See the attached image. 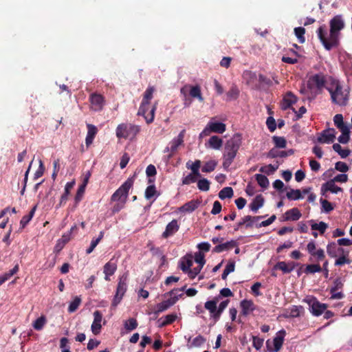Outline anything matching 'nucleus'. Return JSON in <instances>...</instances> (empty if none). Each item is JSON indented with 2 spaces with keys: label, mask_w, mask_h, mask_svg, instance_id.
Masks as SVG:
<instances>
[{
  "label": "nucleus",
  "mask_w": 352,
  "mask_h": 352,
  "mask_svg": "<svg viewBox=\"0 0 352 352\" xmlns=\"http://www.w3.org/2000/svg\"><path fill=\"white\" fill-rule=\"evenodd\" d=\"M192 265V260L190 256H185L179 261V267L183 272L187 273Z\"/></svg>",
  "instance_id": "obj_31"
},
{
  "label": "nucleus",
  "mask_w": 352,
  "mask_h": 352,
  "mask_svg": "<svg viewBox=\"0 0 352 352\" xmlns=\"http://www.w3.org/2000/svg\"><path fill=\"white\" fill-rule=\"evenodd\" d=\"M296 102V97L290 91L287 92L283 98L282 109L285 110Z\"/></svg>",
  "instance_id": "obj_29"
},
{
  "label": "nucleus",
  "mask_w": 352,
  "mask_h": 352,
  "mask_svg": "<svg viewBox=\"0 0 352 352\" xmlns=\"http://www.w3.org/2000/svg\"><path fill=\"white\" fill-rule=\"evenodd\" d=\"M320 203L322 206V211L329 213L333 210V207L329 201L326 199H320Z\"/></svg>",
  "instance_id": "obj_60"
},
{
  "label": "nucleus",
  "mask_w": 352,
  "mask_h": 352,
  "mask_svg": "<svg viewBox=\"0 0 352 352\" xmlns=\"http://www.w3.org/2000/svg\"><path fill=\"white\" fill-rule=\"evenodd\" d=\"M297 265L294 262L279 261L274 265V269L281 270L284 274H289L294 270Z\"/></svg>",
  "instance_id": "obj_20"
},
{
  "label": "nucleus",
  "mask_w": 352,
  "mask_h": 352,
  "mask_svg": "<svg viewBox=\"0 0 352 352\" xmlns=\"http://www.w3.org/2000/svg\"><path fill=\"white\" fill-rule=\"evenodd\" d=\"M336 138V131L334 129H328L322 131L317 138L319 143L329 144L334 141Z\"/></svg>",
  "instance_id": "obj_16"
},
{
  "label": "nucleus",
  "mask_w": 352,
  "mask_h": 352,
  "mask_svg": "<svg viewBox=\"0 0 352 352\" xmlns=\"http://www.w3.org/2000/svg\"><path fill=\"white\" fill-rule=\"evenodd\" d=\"M286 332L284 329L279 331L276 336L274 338L273 344L274 348H272L270 345V340H267L266 342V347L268 352H274L278 351L281 348L284 342V338L285 336Z\"/></svg>",
  "instance_id": "obj_12"
},
{
  "label": "nucleus",
  "mask_w": 352,
  "mask_h": 352,
  "mask_svg": "<svg viewBox=\"0 0 352 352\" xmlns=\"http://www.w3.org/2000/svg\"><path fill=\"white\" fill-rule=\"evenodd\" d=\"M239 95V90L236 85H232L230 90L227 92V97L228 100H236Z\"/></svg>",
  "instance_id": "obj_45"
},
{
  "label": "nucleus",
  "mask_w": 352,
  "mask_h": 352,
  "mask_svg": "<svg viewBox=\"0 0 352 352\" xmlns=\"http://www.w3.org/2000/svg\"><path fill=\"white\" fill-rule=\"evenodd\" d=\"M140 128L138 125L122 123L118 124L116 128V133L118 138L127 139L134 138L140 132Z\"/></svg>",
  "instance_id": "obj_5"
},
{
  "label": "nucleus",
  "mask_w": 352,
  "mask_h": 352,
  "mask_svg": "<svg viewBox=\"0 0 352 352\" xmlns=\"http://www.w3.org/2000/svg\"><path fill=\"white\" fill-rule=\"evenodd\" d=\"M220 296H216L212 300H208L205 302L204 307L210 314V317L214 319L217 311V303L219 301Z\"/></svg>",
  "instance_id": "obj_27"
},
{
  "label": "nucleus",
  "mask_w": 352,
  "mask_h": 352,
  "mask_svg": "<svg viewBox=\"0 0 352 352\" xmlns=\"http://www.w3.org/2000/svg\"><path fill=\"white\" fill-rule=\"evenodd\" d=\"M229 303V300H226L222 301L218 307H217V311L215 313V315H214V322H217L223 311L225 310V309L227 307Z\"/></svg>",
  "instance_id": "obj_35"
},
{
  "label": "nucleus",
  "mask_w": 352,
  "mask_h": 352,
  "mask_svg": "<svg viewBox=\"0 0 352 352\" xmlns=\"http://www.w3.org/2000/svg\"><path fill=\"white\" fill-rule=\"evenodd\" d=\"M278 168V165L274 166L272 164H269L267 166H264L260 168L259 171L261 173H266L267 175H270L274 173Z\"/></svg>",
  "instance_id": "obj_53"
},
{
  "label": "nucleus",
  "mask_w": 352,
  "mask_h": 352,
  "mask_svg": "<svg viewBox=\"0 0 352 352\" xmlns=\"http://www.w3.org/2000/svg\"><path fill=\"white\" fill-rule=\"evenodd\" d=\"M116 270L117 261L112 258L104 265L103 272L105 274L104 279L107 281L110 280L109 276L113 275Z\"/></svg>",
  "instance_id": "obj_17"
},
{
  "label": "nucleus",
  "mask_w": 352,
  "mask_h": 352,
  "mask_svg": "<svg viewBox=\"0 0 352 352\" xmlns=\"http://www.w3.org/2000/svg\"><path fill=\"white\" fill-rule=\"evenodd\" d=\"M307 250L310 254L309 261L310 262H319L325 258L324 252L322 249L316 250V245L314 241H311L307 245Z\"/></svg>",
  "instance_id": "obj_10"
},
{
  "label": "nucleus",
  "mask_w": 352,
  "mask_h": 352,
  "mask_svg": "<svg viewBox=\"0 0 352 352\" xmlns=\"http://www.w3.org/2000/svg\"><path fill=\"white\" fill-rule=\"evenodd\" d=\"M301 216L300 211L297 208H293L286 211L284 214V221H297Z\"/></svg>",
  "instance_id": "obj_26"
},
{
  "label": "nucleus",
  "mask_w": 352,
  "mask_h": 352,
  "mask_svg": "<svg viewBox=\"0 0 352 352\" xmlns=\"http://www.w3.org/2000/svg\"><path fill=\"white\" fill-rule=\"evenodd\" d=\"M75 184L74 182H67L65 186V192L61 195L60 204L59 205L61 206L63 204H65L67 199H68V195H69L71 189L74 187Z\"/></svg>",
  "instance_id": "obj_32"
},
{
  "label": "nucleus",
  "mask_w": 352,
  "mask_h": 352,
  "mask_svg": "<svg viewBox=\"0 0 352 352\" xmlns=\"http://www.w3.org/2000/svg\"><path fill=\"white\" fill-rule=\"evenodd\" d=\"M264 198L262 195H258L249 205L250 210L256 212L264 204Z\"/></svg>",
  "instance_id": "obj_28"
},
{
  "label": "nucleus",
  "mask_w": 352,
  "mask_h": 352,
  "mask_svg": "<svg viewBox=\"0 0 352 352\" xmlns=\"http://www.w3.org/2000/svg\"><path fill=\"white\" fill-rule=\"evenodd\" d=\"M286 196L287 199L290 200H298L303 198L301 194V191L298 189H291L289 192H287Z\"/></svg>",
  "instance_id": "obj_41"
},
{
  "label": "nucleus",
  "mask_w": 352,
  "mask_h": 352,
  "mask_svg": "<svg viewBox=\"0 0 352 352\" xmlns=\"http://www.w3.org/2000/svg\"><path fill=\"white\" fill-rule=\"evenodd\" d=\"M208 144L209 147L219 150L222 146L223 140L218 136L213 135L209 139Z\"/></svg>",
  "instance_id": "obj_33"
},
{
  "label": "nucleus",
  "mask_w": 352,
  "mask_h": 352,
  "mask_svg": "<svg viewBox=\"0 0 352 352\" xmlns=\"http://www.w3.org/2000/svg\"><path fill=\"white\" fill-rule=\"evenodd\" d=\"M91 109L95 111H101L104 104V98L101 94H92L89 96Z\"/></svg>",
  "instance_id": "obj_15"
},
{
  "label": "nucleus",
  "mask_w": 352,
  "mask_h": 352,
  "mask_svg": "<svg viewBox=\"0 0 352 352\" xmlns=\"http://www.w3.org/2000/svg\"><path fill=\"white\" fill-rule=\"evenodd\" d=\"M322 267L319 264L312 263L309 264L306 266L304 272L307 274H314L316 272H321Z\"/></svg>",
  "instance_id": "obj_38"
},
{
  "label": "nucleus",
  "mask_w": 352,
  "mask_h": 352,
  "mask_svg": "<svg viewBox=\"0 0 352 352\" xmlns=\"http://www.w3.org/2000/svg\"><path fill=\"white\" fill-rule=\"evenodd\" d=\"M87 181H88V177H87L83 184H81L79 187H78V189L77 190V192H76V197H75V200L76 201H79L81 200L82 199V195L84 194L85 192V187L87 186Z\"/></svg>",
  "instance_id": "obj_51"
},
{
  "label": "nucleus",
  "mask_w": 352,
  "mask_h": 352,
  "mask_svg": "<svg viewBox=\"0 0 352 352\" xmlns=\"http://www.w3.org/2000/svg\"><path fill=\"white\" fill-rule=\"evenodd\" d=\"M87 134L85 138V144L86 146L88 147L94 141V139L95 138L98 129L96 126L91 124H87Z\"/></svg>",
  "instance_id": "obj_23"
},
{
  "label": "nucleus",
  "mask_w": 352,
  "mask_h": 352,
  "mask_svg": "<svg viewBox=\"0 0 352 352\" xmlns=\"http://www.w3.org/2000/svg\"><path fill=\"white\" fill-rule=\"evenodd\" d=\"M234 192L231 187H225L219 192V197L221 199L226 198H231L233 196Z\"/></svg>",
  "instance_id": "obj_43"
},
{
  "label": "nucleus",
  "mask_w": 352,
  "mask_h": 352,
  "mask_svg": "<svg viewBox=\"0 0 352 352\" xmlns=\"http://www.w3.org/2000/svg\"><path fill=\"white\" fill-rule=\"evenodd\" d=\"M335 168L340 172L346 173L349 170V166L344 162H338L335 164Z\"/></svg>",
  "instance_id": "obj_63"
},
{
  "label": "nucleus",
  "mask_w": 352,
  "mask_h": 352,
  "mask_svg": "<svg viewBox=\"0 0 352 352\" xmlns=\"http://www.w3.org/2000/svg\"><path fill=\"white\" fill-rule=\"evenodd\" d=\"M337 250L338 247L335 242L329 243L327 246V252L328 255L332 258L338 256Z\"/></svg>",
  "instance_id": "obj_47"
},
{
  "label": "nucleus",
  "mask_w": 352,
  "mask_h": 352,
  "mask_svg": "<svg viewBox=\"0 0 352 352\" xmlns=\"http://www.w3.org/2000/svg\"><path fill=\"white\" fill-rule=\"evenodd\" d=\"M217 164V163L216 161L210 160L205 163L201 168V170L204 173H210L215 169Z\"/></svg>",
  "instance_id": "obj_48"
},
{
  "label": "nucleus",
  "mask_w": 352,
  "mask_h": 352,
  "mask_svg": "<svg viewBox=\"0 0 352 352\" xmlns=\"http://www.w3.org/2000/svg\"><path fill=\"white\" fill-rule=\"evenodd\" d=\"M349 252L346 251V254L341 255L335 261V265L342 266L344 264H350L351 261L349 258Z\"/></svg>",
  "instance_id": "obj_42"
},
{
  "label": "nucleus",
  "mask_w": 352,
  "mask_h": 352,
  "mask_svg": "<svg viewBox=\"0 0 352 352\" xmlns=\"http://www.w3.org/2000/svg\"><path fill=\"white\" fill-rule=\"evenodd\" d=\"M329 25V34L324 25L320 26L317 30L318 36L327 50L338 46L340 31L344 28V23L340 15H336L331 19Z\"/></svg>",
  "instance_id": "obj_1"
},
{
  "label": "nucleus",
  "mask_w": 352,
  "mask_h": 352,
  "mask_svg": "<svg viewBox=\"0 0 352 352\" xmlns=\"http://www.w3.org/2000/svg\"><path fill=\"white\" fill-rule=\"evenodd\" d=\"M266 125L270 132H274L277 127L276 122L272 116H269L267 118Z\"/></svg>",
  "instance_id": "obj_59"
},
{
  "label": "nucleus",
  "mask_w": 352,
  "mask_h": 352,
  "mask_svg": "<svg viewBox=\"0 0 352 352\" xmlns=\"http://www.w3.org/2000/svg\"><path fill=\"white\" fill-rule=\"evenodd\" d=\"M236 246H237V243L234 240H231L230 241H227L226 243L219 244V245H216L212 249V252L220 253V252H222L224 251L230 250Z\"/></svg>",
  "instance_id": "obj_22"
},
{
  "label": "nucleus",
  "mask_w": 352,
  "mask_h": 352,
  "mask_svg": "<svg viewBox=\"0 0 352 352\" xmlns=\"http://www.w3.org/2000/svg\"><path fill=\"white\" fill-rule=\"evenodd\" d=\"M81 302V298L79 296H76L73 301H72L68 307V311L73 313L76 311Z\"/></svg>",
  "instance_id": "obj_50"
},
{
  "label": "nucleus",
  "mask_w": 352,
  "mask_h": 352,
  "mask_svg": "<svg viewBox=\"0 0 352 352\" xmlns=\"http://www.w3.org/2000/svg\"><path fill=\"white\" fill-rule=\"evenodd\" d=\"M195 261L197 263L199 264V266L203 267L206 263L204 254L201 252L196 253L195 256Z\"/></svg>",
  "instance_id": "obj_62"
},
{
  "label": "nucleus",
  "mask_w": 352,
  "mask_h": 352,
  "mask_svg": "<svg viewBox=\"0 0 352 352\" xmlns=\"http://www.w3.org/2000/svg\"><path fill=\"white\" fill-rule=\"evenodd\" d=\"M45 323H46L45 317L44 316H41V317H39L34 321V322L33 324V327L34 328V329H36L37 331H40L43 328Z\"/></svg>",
  "instance_id": "obj_54"
},
{
  "label": "nucleus",
  "mask_w": 352,
  "mask_h": 352,
  "mask_svg": "<svg viewBox=\"0 0 352 352\" xmlns=\"http://www.w3.org/2000/svg\"><path fill=\"white\" fill-rule=\"evenodd\" d=\"M185 135V130H182L177 138H174L170 142V153H169L167 156L168 160L171 159L174 155L176 153V152L178 150V148L179 146L182 145L184 143V138Z\"/></svg>",
  "instance_id": "obj_13"
},
{
  "label": "nucleus",
  "mask_w": 352,
  "mask_h": 352,
  "mask_svg": "<svg viewBox=\"0 0 352 352\" xmlns=\"http://www.w3.org/2000/svg\"><path fill=\"white\" fill-rule=\"evenodd\" d=\"M154 91V87L148 86L147 87L144 93L143 98L138 112V115L144 116L147 124H151L153 122L155 111L157 108V102H155L151 109L149 107L150 100L153 98Z\"/></svg>",
  "instance_id": "obj_2"
},
{
  "label": "nucleus",
  "mask_w": 352,
  "mask_h": 352,
  "mask_svg": "<svg viewBox=\"0 0 352 352\" xmlns=\"http://www.w3.org/2000/svg\"><path fill=\"white\" fill-rule=\"evenodd\" d=\"M177 315L175 314H171L166 315L165 317V320L162 322L160 324V327H165L168 324H172L177 319Z\"/></svg>",
  "instance_id": "obj_57"
},
{
  "label": "nucleus",
  "mask_w": 352,
  "mask_h": 352,
  "mask_svg": "<svg viewBox=\"0 0 352 352\" xmlns=\"http://www.w3.org/2000/svg\"><path fill=\"white\" fill-rule=\"evenodd\" d=\"M272 140L276 148H285L287 146V141L284 137L274 135Z\"/></svg>",
  "instance_id": "obj_39"
},
{
  "label": "nucleus",
  "mask_w": 352,
  "mask_h": 352,
  "mask_svg": "<svg viewBox=\"0 0 352 352\" xmlns=\"http://www.w3.org/2000/svg\"><path fill=\"white\" fill-rule=\"evenodd\" d=\"M133 185V178H128L111 195V201H123V203H126L129 195V191Z\"/></svg>",
  "instance_id": "obj_6"
},
{
  "label": "nucleus",
  "mask_w": 352,
  "mask_h": 352,
  "mask_svg": "<svg viewBox=\"0 0 352 352\" xmlns=\"http://www.w3.org/2000/svg\"><path fill=\"white\" fill-rule=\"evenodd\" d=\"M294 34L298 38L300 43H304L305 42V29L302 27H298L294 28Z\"/></svg>",
  "instance_id": "obj_44"
},
{
  "label": "nucleus",
  "mask_w": 352,
  "mask_h": 352,
  "mask_svg": "<svg viewBox=\"0 0 352 352\" xmlns=\"http://www.w3.org/2000/svg\"><path fill=\"white\" fill-rule=\"evenodd\" d=\"M185 289V287H182L181 289H172L169 292L165 294V296H170V298L166 300H164L163 302L158 303L157 305V310L156 313H161L166 310H167L169 307L174 305L179 298L183 296V294L181 293L178 294L179 292H182Z\"/></svg>",
  "instance_id": "obj_4"
},
{
  "label": "nucleus",
  "mask_w": 352,
  "mask_h": 352,
  "mask_svg": "<svg viewBox=\"0 0 352 352\" xmlns=\"http://www.w3.org/2000/svg\"><path fill=\"white\" fill-rule=\"evenodd\" d=\"M263 217V216L252 217L250 215H246L243 217V220L245 221L244 226L246 228H252L256 221H258Z\"/></svg>",
  "instance_id": "obj_37"
},
{
  "label": "nucleus",
  "mask_w": 352,
  "mask_h": 352,
  "mask_svg": "<svg viewBox=\"0 0 352 352\" xmlns=\"http://www.w3.org/2000/svg\"><path fill=\"white\" fill-rule=\"evenodd\" d=\"M327 82L325 76L322 73L316 74L309 77L307 80V88L310 90L316 88L318 90H321L324 87Z\"/></svg>",
  "instance_id": "obj_11"
},
{
  "label": "nucleus",
  "mask_w": 352,
  "mask_h": 352,
  "mask_svg": "<svg viewBox=\"0 0 352 352\" xmlns=\"http://www.w3.org/2000/svg\"><path fill=\"white\" fill-rule=\"evenodd\" d=\"M308 304L311 309V312L316 316H320L327 308L326 304L320 302L316 298L310 299Z\"/></svg>",
  "instance_id": "obj_14"
},
{
  "label": "nucleus",
  "mask_w": 352,
  "mask_h": 352,
  "mask_svg": "<svg viewBox=\"0 0 352 352\" xmlns=\"http://www.w3.org/2000/svg\"><path fill=\"white\" fill-rule=\"evenodd\" d=\"M127 289V274L120 277L111 306L116 307L121 302Z\"/></svg>",
  "instance_id": "obj_8"
},
{
  "label": "nucleus",
  "mask_w": 352,
  "mask_h": 352,
  "mask_svg": "<svg viewBox=\"0 0 352 352\" xmlns=\"http://www.w3.org/2000/svg\"><path fill=\"white\" fill-rule=\"evenodd\" d=\"M240 306L241 308V314L248 316L255 309V306L252 300L244 299L241 301Z\"/></svg>",
  "instance_id": "obj_21"
},
{
  "label": "nucleus",
  "mask_w": 352,
  "mask_h": 352,
  "mask_svg": "<svg viewBox=\"0 0 352 352\" xmlns=\"http://www.w3.org/2000/svg\"><path fill=\"white\" fill-rule=\"evenodd\" d=\"M226 130V125L223 122L210 121L204 129L199 134V138H202L208 136L211 133H223Z\"/></svg>",
  "instance_id": "obj_9"
},
{
  "label": "nucleus",
  "mask_w": 352,
  "mask_h": 352,
  "mask_svg": "<svg viewBox=\"0 0 352 352\" xmlns=\"http://www.w3.org/2000/svg\"><path fill=\"white\" fill-rule=\"evenodd\" d=\"M157 193L156 188L155 185H150L147 186L145 190V198L146 199H151Z\"/></svg>",
  "instance_id": "obj_58"
},
{
  "label": "nucleus",
  "mask_w": 352,
  "mask_h": 352,
  "mask_svg": "<svg viewBox=\"0 0 352 352\" xmlns=\"http://www.w3.org/2000/svg\"><path fill=\"white\" fill-rule=\"evenodd\" d=\"M294 153V151L292 149H289L287 151H278L275 150L274 148L271 149L267 154V156L271 158H275L277 157H286L289 155H291Z\"/></svg>",
  "instance_id": "obj_30"
},
{
  "label": "nucleus",
  "mask_w": 352,
  "mask_h": 352,
  "mask_svg": "<svg viewBox=\"0 0 352 352\" xmlns=\"http://www.w3.org/2000/svg\"><path fill=\"white\" fill-rule=\"evenodd\" d=\"M201 204V201L198 199H192L179 208L181 212H192L195 210Z\"/></svg>",
  "instance_id": "obj_25"
},
{
  "label": "nucleus",
  "mask_w": 352,
  "mask_h": 352,
  "mask_svg": "<svg viewBox=\"0 0 352 352\" xmlns=\"http://www.w3.org/2000/svg\"><path fill=\"white\" fill-rule=\"evenodd\" d=\"M256 179L258 184V185L264 188H266L269 186V180L267 177L262 174H256L255 175Z\"/></svg>",
  "instance_id": "obj_46"
},
{
  "label": "nucleus",
  "mask_w": 352,
  "mask_h": 352,
  "mask_svg": "<svg viewBox=\"0 0 352 352\" xmlns=\"http://www.w3.org/2000/svg\"><path fill=\"white\" fill-rule=\"evenodd\" d=\"M332 147L333 149L336 153H338L342 158H346L348 157L351 152L349 149H342V146L338 143L333 144Z\"/></svg>",
  "instance_id": "obj_40"
},
{
  "label": "nucleus",
  "mask_w": 352,
  "mask_h": 352,
  "mask_svg": "<svg viewBox=\"0 0 352 352\" xmlns=\"http://www.w3.org/2000/svg\"><path fill=\"white\" fill-rule=\"evenodd\" d=\"M327 228L328 225L323 221H320L319 223H314L311 225V230H318L321 234H323L325 232Z\"/></svg>",
  "instance_id": "obj_52"
},
{
  "label": "nucleus",
  "mask_w": 352,
  "mask_h": 352,
  "mask_svg": "<svg viewBox=\"0 0 352 352\" xmlns=\"http://www.w3.org/2000/svg\"><path fill=\"white\" fill-rule=\"evenodd\" d=\"M210 182L205 178L201 179L197 182V187L202 191H208L210 189Z\"/></svg>",
  "instance_id": "obj_55"
},
{
  "label": "nucleus",
  "mask_w": 352,
  "mask_h": 352,
  "mask_svg": "<svg viewBox=\"0 0 352 352\" xmlns=\"http://www.w3.org/2000/svg\"><path fill=\"white\" fill-rule=\"evenodd\" d=\"M241 138L239 134L235 135L233 138L228 140L225 145L223 155L234 159L241 145Z\"/></svg>",
  "instance_id": "obj_7"
},
{
  "label": "nucleus",
  "mask_w": 352,
  "mask_h": 352,
  "mask_svg": "<svg viewBox=\"0 0 352 352\" xmlns=\"http://www.w3.org/2000/svg\"><path fill=\"white\" fill-rule=\"evenodd\" d=\"M327 89L331 95V99L333 103L340 106H344L347 103L348 96L344 94L342 87L338 81H333L331 87H327Z\"/></svg>",
  "instance_id": "obj_3"
},
{
  "label": "nucleus",
  "mask_w": 352,
  "mask_h": 352,
  "mask_svg": "<svg viewBox=\"0 0 352 352\" xmlns=\"http://www.w3.org/2000/svg\"><path fill=\"white\" fill-rule=\"evenodd\" d=\"M179 224L176 219L172 220L170 223L167 224L166 226V229L164 232L162 233V236L164 239H167L169 236L174 235L179 229Z\"/></svg>",
  "instance_id": "obj_18"
},
{
  "label": "nucleus",
  "mask_w": 352,
  "mask_h": 352,
  "mask_svg": "<svg viewBox=\"0 0 352 352\" xmlns=\"http://www.w3.org/2000/svg\"><path fill=\"white\" fill-rule=\"evenodd\" d=\"M44 171H45V166L43 165V162L41 160H40L39 166L34 175V179L36 180L37 179L41 177L43 175Z\"/></svg>",
  "instance_id": "obj_64"
},
{
  "label": "nucleus",
  "mask_w": 352,
  "mask_h": 352,
  "mask_svg": "<svg viewBox=\"0 0 352 352\" xmlns=\"http://www.w3.org/2000/svg\"><path fill=\"white\" fill-rule=\"evenodd\" d=\"M36 210V206H34L31 209V210L30 211L28 214L25 215L22 217V219L20 221V225H21V227L22 229L24 228L28 224V223L31 221V219H32V217L34 215Z\"/></svg>",
  "instance_id": "obj_36"
},
{
  "label": "nucleus",
  "mask_w": 352,
  "mask_h": 352,
  "mask_svg": "<svg viewBox=\"0 0 352 352\" xmlns=\"http://www.w3.org/2000/svg\"><path fill=\"white\" fill-rule=\"evenodd\" d=\"M189 94L191 97L197 98L200 102L204 101V98L201 95V87L199 85L189 86Z\"/></svg>",
  "instance_id": "obj_34"
},
{
  "label": "nucleus",
  "mask_w": 352,
  "mask_h": 352,
  "mask_svg": "<svg viewBox=\"0 0 352 352\" xmlns=\"http://www.w3.org/2000/svg\"><path fill=\"white\" fill-rule=\"evenodd\" d=\"M304 309L302 306L292 305L289 308V315L292 318L299 317L300 313L303 311Z\"/></svg>",
  "instance_id": "obj_49"
},
{
  "label": "nucleus",
  "mask_w": 352,
  "mask_h": 352,
  "mask_svg": "<svg viewBox=\"0 0 352 352\" xmlns=\"http://www.w3.org/2000/svg\"><path fill=\"white\" fill-rule=\"evenodd\" d=\"M263 342V338H261L255 336H252V345L256 350H260L261 349Z\"/></svg>",
  "instance_id": "obj_61"
},
{
  "label": "nucleus",
  "mask_w": 352,
  "mask_h": 352,
  "mask_svg": "<svg viewBox=\"0 0 352 352\" xmlns=\"http://www.w3.org/2000/svg\"><path fill=\"white\" fill-rule=\"evenodd\" d=\"M138 323L136 319H135L133 318H129L128 320H126L124 322V328L127 331L134 330L135 329H136L138 327Z\"/></svg>",
  "instance_id": "obj_56"
},
{
  "label": "nucleus",
  "mask_w": 352,
  "mask_h": 352,
  "mask_svg": "<svg viewBox=\"0 0 352 352\" xmlns=\"http://www.w3.org/2000/svg\"><path fill=\"white\" fill-rule=\"evenodd\" d=\"M321 190L323 195L327 191H330L332 193L337 194L339 192L342 191V189L336 186L333 180H330L322 185Z\"/></svg>",
  "instance_id": "obj_24"
},
{
  "label": "nucleus",
  "mask_w": 352,
  "mask_h": 352,
  "mask_svg": "<svg viewBox=\"0 0 352 352\" xmlns=\"http://www.w3.org/2000/svg\"><path fill=\"white\" fill-rule=\"evenodd\" d=\"M94 321L92 322L91 329L94 335H98L100 333L102 325L101 322L102 320V314L100 311H95L94 313Z\"/></svg>",
  "instance_id": "obj_19"
}]
</instances>
